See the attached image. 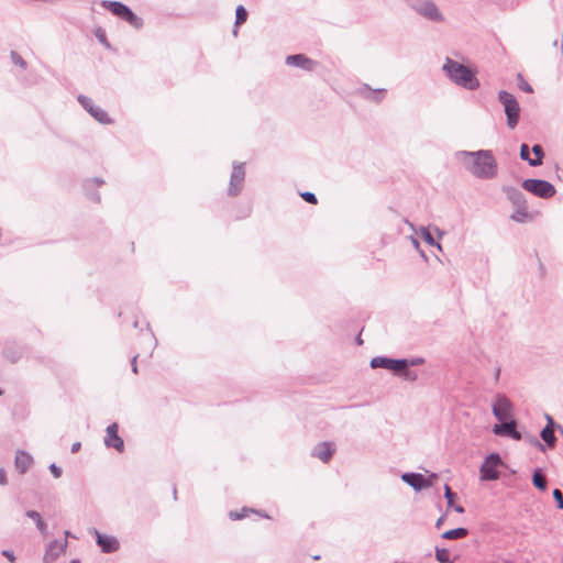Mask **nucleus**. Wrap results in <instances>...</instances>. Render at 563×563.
Returning a JSON list of instances; mask_svg holds the SVG:
<instances>
[{
	"mask_svg": "<svg viewBox=\"0 0 563 563\" xmlns=\"http://www.w3.org/2000/svg\"><path fill=\"white\" fill-rule=\"evenodd\" d=\"M456 158L475 178L488 180L497 176L498 164L490 150L460 151Z\"/></svg>",
	"mask_w": 563,
	"mask_h": 563,
	"instance_id": "1",
	"label": "nucleus"
},
{
	"mask_svg": "<svg viewBox=\"0 0 563 563\" xmlns=\"http://www.w3.org/2000/svg\"><path fill=\"white\" fill-rule=\"evenodd\" d=\"M442 70L452 82L466 90H476L481 86L474 70L450 57L445 58Z\"/></svg>",
	"mask_w": 563,
	"mask_h": 563,
	"instance_id": "2",
	"label": "nucleus"
},
{
	"mask_svg": "<svg viewBox=\"0 0 563 563\" xmlns=\"http://www.w3.org/2000/svg\"><path fill=\"white\" fill-rule=\"evenodd\" d=\"M498 100L504 107L506 114V123L510 130H514L519 123L520 106L516 97L506 91L500 90L498 92Z\"/></svg>",
	"mask_w": 563,
	"mask_h": 563,
	"instance_id": "3",
	"label": "nucleus"
},
{
	"mask_svg": "<svg viewBox=\"0 0 563 563\" xmlns=\"http://www.w3.org/2000/svg\"><path fill=\"white\" fill-rule=\"evenodd\" d=\"M101 5L103 8L109 9L114 15L121 18L122 20L126 21L129 24H131L135 29H140L143 25V20L134 14L131 9L119 1H102Z\"/></svg>",
	"mask_w": 563,
	"mask_h": 563,
	"instance_id": "4",
	"label": "nucleus"
},
{
	"mask_svg": "<svg viewBox=\"0 0 563 563\" xmlns=\"http://www.w3.org/2000/svg\"><path fill=\"white\" fill-rule=\"evenodd\" d=\"M521 186L525 190L543 199L551 198L556 192L555 187L551 183L542 179H526L522 181Z\"/></svg>",
	"mask_w": 563,
	"mask_h": 563,
	"instance_id": "5",
	"label": "nucleus"
},
{
	"mask_svg": "<svg viewBox=\"0 0 563 563\" xmlns=\"http://www.w3.org/2000/svg\"><path fill=\"white\" fill-rule=\"evenodd\" d=\"M501 464V459L498 453H490L483 464L481 465V479L482 481H496L499 478L498 466Z\"/></svg>",
	"mask_w": 563,
	"mask_h": 563,
	"instance_id": "6",
	"label": "nucleus"
},
{
	"mask_svg": "<svg viewBox=\"0 0 563 563\" xmlns=\"http://www.w3.org/2000/svg\"><path fill=\"white\" fill-rule=\"evenodd\" d=\"M492 411L498 421H506V420L514 419L512 418V412H514L512 404L503 394H498L495 397V400L492 406Z\"/></svg>",
	"mask_w": 563,
	"mask_h": 563,
	"instance_id": "7",
	"label": "nucleus"
},
{
	"mask_svg": "<svg viewBox=\"0 0 563 563\" xmlns=\"http://www.w3.org/2000/svg\"><path fill=\"white\" fill-rule=\"evenodd\" d=\"M67 547L66 538L49 541L44 551L43 563H55L58 558L66 553Z\"/></svg>",
	"mask_w": 563,
	"mask_h": 563,
	"instance_id": "8",
	"label": "nucleus"
},
{
	"mask_svg": "<svg viewBox=\"0 0 563 563\" xmlns=\"http://www.w3.org/2000/svg\"><path fill=\"white\" fill-rule=\"evenodd\" d=\"M372 368H385L393 372L395 375L400 374L405 369L406 363L401 358H389L386 356H375L371 360Z\"/></svg>",
	"mask_w": 563,
	"mask_h": 563,
	"instance_id": "9",
	"label": "nucleus"
},
{
	"mask_svg": "<svg viewBox=\"0 0 563 563\" xmlns=\"http://www.w3.org/2000/svg\"><path fill=\"white\" fill-rule=\"evenodd\" d=\"M244 178L245 170L243 164H234L228 188V194L230 196H236L241 192L243 188Z\"/></svg>",
	"mask_w": 563,
	"mask_h": 563,
	"instance_id": "10",
	"label": "nucleus"
},
{
	"mask_svg": "<svg viewBox=\"0 0 563 563\" xmlns=\"http://www.w3.org/2000/svg\"><path fill=\"white\" fill-rule=\"evenodd\" d=\"M79 103L90 113L92 118H95L100 123H109L110 119L107 114V112L101 109L98 106H95L93 101L86 97V96H79L78 97Z\"/></svg>",
	"mask_w": 563,
	"mask_h": 563,
	"instance_id": "11",
	"label": "nucleus"
},
{
	"mask_svg": "<svg viewBox=\"0 0 563 563\" xmlns=\"http://www.w3.org/2000/svg\"><path fill=\"white\" fill-rule=\"evenodd\" d=\"M401 479L416 492H420L432 486V481L426 478L420 473H404L401 475Z\"/></svg>",
	"mask_w": 563,
	"mask_h": 563,
	"instance_id": "12",
	"label": "nucleus"
},
{
	"mask_svg": "<svg viewBox=\"0 0 563 563\" xmlns=\"http://www.w3.org/2000/svg\"><path fill=\"white\" fill-rule=\"evenodd\" d=\"M500 424H495L493 431L497 435H507L514 440H520L521 433L516 430L517 422L514 419L500 421Z\"/></svg>",
	"mask_w": 563,
	"mask_h": 563,
	"instance_id": "13",
	"label": "nucleus"
},
{
	"mask_svg": "<svg viewBox=\"0 0 563 563\" xmlns=\"http://www.w3.org/2000/svg\"><path fill=\"white\" fill-rule=\"evenodd\" d=\"M104 444L107 448H113L119 452L123 451L124 442L121 437L118 434V424L112 423L107 427Z\"/></svg>",
	"mask_w": 563,
	"mask_h": 563,
	"instance_id": "14",
	"label": "nucleus"
},
{
	"mask_svg": "<svg viewBox=\"0 0 563 563\" xmlns=\"http://www.w3.org/2000/svg\"><path fill=\"white\" fill-rule=\"evenodd\" d=\"M286 64L288 66H295L305 70H313L317 63L303 54L289 55L286 57Z\"/></svg>",
	"mask_w": 563,
	"mask_h": 563,
	"instance_id": "15",
	"label": "nucleus"
},
{
	"mask_svg": "<svg viewBox=\"0 0 563 563\" xmlns=\"http://www.w3.org/2000/svg\"><path fill=\"white\" fill-rule=\"evenodd\" d=\"M97 544L101 548L104 553H112L119 549L118 540L112 536L101 534L96 531Z\"/></svg>",
	"mask_w": 563,
	"mask_h": 563,
	"instance_id": "16",
	"label": "nucleus"
},
{
	"mask_svg": "<svg viewBox=\"0 0 563 563\" xmlns=\"http://www.w3.org/2000/svg\"><path fill=\"white\" fill-rule=\"evenodd\" d=\"M14 464L18 472L24 474L33 464V457L27 452L19 450L15 454Z\"/></svg>",
	"mask_w": 563,
	"mask_h": 563,
	"instance_id": "17",
	"label": "nucleus"
},
{
	"mask_svg": "<svg viewBox=\"0 0 563 563\" xmlns=\"http://www.w3.org/2000/svg\"><path fill=\"white\" fill-rule=\"evenodd\" d=\"M334 452L333 444L330 442L319 443L312 452V455L327 463Z\"/></svg>",
	"mask_w": 563,
	"mask_h": 563,
	"instance_id": "18",
	"label": "nucleus"
},
{
	"mask_svg": "<svg viewBox=\"0 0 563 563\" xmlns=\"http://www.w3.org/2000/svg\"><path fill=\"white\" fill-rule=\"evenodd\" d=\"M504 191L507 198L516 206L527 203L523 194L516 187H504Z\"/></svg>",
	"mask_w": 563,
	"mask_h": 563,
	"instance_id": "19",
	"label": "nucleus"
},
{
	"mask_svg": "<svg viewBox=\"0 0 563 563\" xmlns=\"http://www.w3.org/2000/svg\"><path fill=\"white\" fill-rule=\"evenodd\" d=\"M547 420L548 424L542 429L540 435L548 445L553 446L556 440L553 431V420L549 415H547Z\"/></svg>",
	"mask_w": 563,
	"mask_h": 563,
	"instance_id": "20",
	"label": "nucleus"
},
{
	"mask_svg": "<svg viewBox=\"0 0 563 563\" xmlns=\"http://www.w3.org/2000/svg\"><path fill=\"white\" fill-rule=\"evenodd\" d=\"M25 516L30 519H32L38 531L43 534V536H46L47 534V525L46 522L43 520L42 516L40 515V512L35 511V510H27L25 512Z\"/></svg>",
	"mask_w": 563,
	"mask_h": 563,
	"instance_id": "21",
	"label": "nucleus"
},
{
	"mask_svg": "<svg viewBox=\"0 0 563 563\" xmlns=\"http://www.w3.org/2000/svg\"><path fill=\"white\" fill-rule=\"evenodd\" d=\"M467 533H468V531L465 528H455V529L445 531L442 534V538L448 539V540H455V539H461V538L466 537Z\"/></svg>",
	"mask_w": 563,
	"mask_h": 563,
	"instance_id": "22",
	"label": "nucleus"
},
{
	"mask_svg": "<svg viewBox=\"0 0 563 563\" xmlns=\"http://www.w3.org/2000/svg\"><path fill=\"white\" fill-rule=\"evenodd\" d=\"M419 234L421 235V238L424 240V242L431 246H435L438 250H442V246L440 243L435 242V240L433 239L432 234L430 233V231L426 228V227H421L419 229Z\"/></svg>",
	"mask_w": 563,
	"mask_h": 563,
	"instance_id": "23",
	"label": "nucleus"
},
{
	"mask_svg": "<svg viewBox=\"0 0 563 563\" xmlns=\"http://www.w3.org/2000/svg\"><path fill=\"white\" fill-rule=\"evenodd\" d=\"M532 153L534 157H532V161H530V166H540L542 165V158L544 156V152L541 145L536 144L532 146Z\"/></svg>",
	"mask_w": 563,
	"mask_h": 563,
	"instance_id": "24",
	"label": "nucleus"
},
{
	"mask_svg": "<svg viewBox=\"0 0 563 563\" xmlns=\"http://www.w3.org/2000/svg\"><path fill=\"white\" fill-rule=\"evenodd\" d=\"M528 218L527 203L516 207L515 212L510 216V219L516 222H523Z\"/></svg>",
	"mask_w": 563,
	"mask_h": 563,
	"instance_id": "25",
	"label": "nucleus"
},
{
	"mask_svg": "<svg viewBox=\"0 0 563 563\" xmlns=\"http://www.w3.org/2000/svg\"><path fill=\"white\" fill-rule=\"evenodd\" d=\"M444 497L448 500V505L450 507H453L456 512H459V514H463L464 512V508L462 506H460V505L455 506L454 505V503H453L454 494L452 493V490H451L449 485L444 486Z\"/></svg>",
	"mask_w": 563,
	"mask_h": 563,
	"instance_id": "26",
	"label": "nucleus"
},
{
	"mask_svg": "<svg viewBox=\"0 0 563 563\" xmlns=\"http://www.w3.org/2000/svg\"><path fill=\"white\" fill-rule=\"evenodd\" d=\"M435 559L440 563H450L451 562V553L448 549L444 548H435Z\"/></svg>",
	"mask_w": 563,
	"mask_h": 563,
	"instance_id": "27",
	"label": "nucleus"
},
{
	"mask_svg": "<svg viewBox=\"0 0 563 563\" xmlns=\"http://www.w3.org/2000/svg\"><path fill=\"white\" fill-rule=\"evenodd\" d=\"M532 482L533 485L541 490H544L547 488V479L539 471H536L533 473Z\"/></svg>",
	"mask_w": 563,
	"mask_h": 563,
	"instance_id": "28",
	"label": "nucleus"
},
{
	"mask_svg": "<svg viewBox=\"0 0 563 563\" xmlns=\"http://www.w3.org/2000/svg\"><path fill=\"white\" fill-rule=\"evenodd\" d=\"M247 18L246 9L240 4L238 5L235 10V26H239L240 24L244 23Z\"/></svg>",
	"mask_w": 563,
	"mask_h": 563,
	"instance_id": "29",
	"label": "nucleus"
},
{
	"mask_svg": "<svg viewBox=\"0 0 563 563\" xmlns=\"http://www.w3.org/2000/svg\"><path fill=\"white\" fill-rule=\"evenodd\" d=\"M399 376H402L404 379L408 382H416L418 379V374L415 371L408 369V367H405V369L400 371Z\"/></svg>",
	"mask_w": 563,
	"mask_h": 563,
	"instance_id": "30",
	"label": "nucleus"
},
{
	"mask_svg": "<svg viewBox=\"0 0 563 563\" xmlns=\"http://www.w3.org/2000/svg\"><path fill=\"white\" fill-rule=\"evenodd\" d=\"M520 158L522 161H527L529 165H530V161H532V157H530L529 146L525 143L521 144V146H520Z\"/></svg>",
	"mask_w": 563,
	"mask_h": 563,
	"instance_id": "31",
	"label": "nucleus"
},
{
	"mask_svg": "<svg viewBox=\"0 0 563 563\" xmlns=\"http://www.w3.org/2000/svg\"><path fill=\"white\" fill-rule=\"evenodd\" d=\"M553 498H554V500L556 503V507L559 509H563V494H562V492L560 489L555 488L553 490Z\"/></svg>",
	"mask_w": 563,
	"mask_h": 563,
	"instance_id": "32",
	"label": "nucleus"
},
{
	"mask_svg": "<svg viewBox=\"0 0 563 563\" xmlns=\"http://www.w3.org/2000/svg\"><path fill=\"white\" fill-rule=\"evenodd\" d=\"M406 363V367L409 366H418L424 363V360L422 357H412V358H404Z\"/></svg>",
	"mask_w": 563,
	"mask_h": 563,
	"instance_id": "33",
	"label": "nucleus"
},
{
	"mask_svg": "<svg viewBox=\"0 0 563 563\" xmlns=\"http://www.w3.org/2000/svg\"><path fill=\"white\" fill-rule=\"evenodd\" d=\"M301 197L303 200H306L309 203H317V197L313 192L305 191L301 194Z\"/></svg>",
	"mask_w": 563,
	"mask_h": 563,
	"instance_id": "34",
	"label": "nucleus"
},
{
	"mask_svg": "<svg viewBox=\"0 0 563 563\" xmlns=\"http://www.w3.org/2000/svg\"><path fill=\"white\" fill-rule=\"evenodd\" d=\"M250 511L249 509H243L241 512H238V511H230L229 514V517L232 519V520H239V519H242L246 516V512Z\"/></svg>",
	"mask_w": 563,
	"mask_h": 563,
	"instance_id": "35",
	"label": "nucleus"
},
{
	"mask_svg": "<svg viewBox=\"0 0 563 563\" xmlns=\"http://www.w3.org/2000/svg\"><path fill=\"white\" fill-rule=\"evenodd\" d=\"M49 471L55 478H58L62 475V468L59 466H57L55 463H52L49 465Z\"/></svg>",
	"mask_w": 563,
	"mask_h": 563,
	"instance_id": "36",
	"label": "nucleus"
},
{
	"mask_svg": "<svg viewBox=\"0 0 563 563\" xmlns=\"http://www.w3.org/2000/svg\"><path fill=\"white\" fill-rule=\"evenodd\" d=\"M12 59L15 65L25 67V62L23 60V58L14 52H12Z\"/></svg>",
	"mask_w": 563,
	"mask_h": 563,
	"instance_id": "37",
	"label": "nucleus"
},
{
	"mask_svg": "<svg viewBox=\"0 0 563 563\" xmlns=\"http://www.w3.org/2000/svg\"><path fill=\"white\" fill-rule=\"evenodd\" d=\"M384 92H385V89L374 90L373 91L374 96L372 97V99L376 102H379L384 97Z\"/></svg>",
	"mask_w": 563,
	"mask_h": 563,
	"instance_id": "38",
	"label": "nucleus"
},
{
	"mask_svg": "<svg viewBox=\"0 0 563 563\" xmlns=\"http://www.w3.org/2000/svg\"><path fill=\"white\" fill-rule=\"evenodd\" d=\"M519 77H520V79H522L521 75H519ZM520 88H521V90H523L528 93L533 92L532 87L525 80H521Z\"/></svg>",
	"mask_w": 563,
	"mask_h": 563,
	"instance_id": "39",
	"label": "nucleus"
},
{
	"mask_svg": "<svg viewBox=\"0 0 563 563\" xmlns=\"http://www.w3.org/2000/svg\"><path fill=\"white\" fill-rule=\"evenodd\" d=\"M2 554L10 561V562H14L15 561V556L13 554L12 551H9V550H4L2 552Z\"/></svg>",
	"mask_w": 563,
	"mask_h": 563,
	"instance_id": "40",
	"label": "nucleus"
},
{
	"mask_svg": "<svg viewBox=\"0 0 563 563\" xmlns=\"http://www.w3.org/2000/svg\"><path fill=\"white\" fill-rule=\"evenodd\" d=\"M7 484V475L3 468H0V485Z\"/></svg>",
	"mask_w": 563,
	"mask_h": 563,
	"instance_id": "41",
	"label": "nucleus"
},
{
	"mask_svg": "<svg viewBox=\"0 0 563 563\" xmlns=\"http://www.w3.org/2000/svg\"><path fill=\"white\" fill-rule=\"evenodd\" d=\"M80 446H81L80 442H75V443H73V445H71V452H73V453L78 452V451H79V449H80Z\"/></svg>",
	"mask_w": 563,
	"mask_h": 563,
	"instance_id": "42",
	"label": "nucleus"
},
{
	"mask_svg": "<svg viewBox=\"0 0 563 563\" xmlns=\"http://www.w3.org/2000/svg\"><path fill=\"white\" fill-rule=\"evenodd\" d=\"M97 37H98V40H99L102 44H104V45H107V46H108L107 41H106V36H104V34H103V33L97 34Z\"/></svg>",
	"mask_w": 563,
	"mask_h": 563,
	"instance_id": "43",
	"label": "nucleus"
},
{
	"mask_svg": "<svg viewBox=\"0 0 563 563\" xmlns=\"http://www.w3.org/2000/svg\"><path fill=\"white\" fill-rule=\"evenodd\" d=\"M136 358H137V356H136V355H135V356H133L132 362H131V363H132V371H133L134 373H137Z\"/></svg>",
	"mask_w": 563,
	"mask_h": 563,
	"instance_id": "44",
	"label": "nucleus"
},
{
	"mask_svg": "<svg viewBox=\"0 0 563 563\" xmlns=\"http://www.w3.org/2000/svg\"><path fill=\"white\" fill-rule=\"evenodd\" d=\"M411 242L416 249H419V241L416 238H411Z\"/></svg>",
	"mask_w": 563,
	"mask_h": 563,
	"instance_id": "45",
	"label": "nucleus"
},
{
	"mask_svg": "<svg viewBox=\"0 0 563 563\" xmlns=\"http://www.w3.org/2000/svg\"><path fill=\"white\" fill-rule=\"evenodd\" d=\"M427 478L433 482L434 479L438 478V475L435 473H431Z\"/></svg>",
	"mask_w": 563,
	"mask_h": 563,
	"instance_id": "46",
	"label": "nucleus"
},
{
	"mask_svg": "<svg viewBox=\"0 0 563 563\" xmlns=\"http://www.w3.org/2000/svg\"><path fill=\"white\" fill-rule=\"evenodd\" d=\"M91 181L95 183L97 186H100L103 183L101 179L98 178H95Z\"/></svg>",
	"mask_w": 563,
	"mask_h": 563,
	"instance_id": "47",
	"label": "nucleus"
},
{
	"mask_svg": "<svg viewBox=\"0 0 563 563\" xmlns=\"http://www.w3.org/2000/svg\"><path fill=\"white\" fill-rule=\"evenodd\" d=\"M537 445L540 448V450L544 451V445L541 444L538 440H536Z\"/></svg>",
	"mask_w": 563,
	"mask_h": 563,
	"instance_id": "48",
	"label": "nucleus"
},
{
	"mask_svg": "<svg viewBox=\"0 0 563 563\" xmlns=\"http://www.w3.org/2000/svg\"><path fill=\"white\" fill-rule=\"evenodd\" d=\"M443 518H439L437 521V527H440L442 525Z\"/></svg>",
	"mask_w": 563,
	"mask_h": 563,
	"instance_id": "49",
	"label": "nucleus"
},
{
	"mask_svg": "<svg viewBox=\"0 0 563 563\" xmlns=\"http://www.w3.org/2000/svg\"><path fill=\"white\" fill-rule=\"evenodd\" d=\"M69 534H70V533H69V531H65V532H64V537H63V538H66V539H67V538L69 537Z\"/></svg>",
	"mask_w": 563,
	"mask_h": 563,
	"instance_id": "50",
	"label": "nucleus"
},
{
	"mask_svg": "<svg viewBox=\"0 0 563 563\" xmlns=\"http://www.w3.org/2000/svg\"><path fill=\"white\" fill-rule=\"evenodd\" d=\"M70 563H80L79 560H73Z\"/></svg>",
	"mask_w": 563,
	"mask_h": 563,
	"instance_id": "51",
	"label": "nucleus"
},
{
	"mask_svg": "<svg viewBox=\"0 0 563 563\" xmlns=\"http://www.w3.org/2000/svg\"><path fill=\"white\" fill-rule=\"evenodd\" d=\"M2 395V390L0 389V396Z\"/></svg>",
	"mask_w": 563,
	"mask_h": 563,
	"instance_id": "52",
	"label": "nucleus"
}]
</instances>
